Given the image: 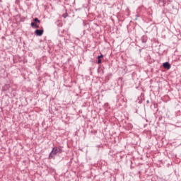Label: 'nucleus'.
<instances>
[{"label": "nucleus", "instance_id": "obj_8", "mask_svg": "<svg viewBox=\"0 0 181 181\" xmlns=\"http://www.w3.org/2000/svg\"><path fill=\"white\" fill-rule=\"evenodd\" d=\"M35 25H36V23L34 21L30 23L31 28H35Z\"/></svg>", "mask_w": 181, "mask_h": 181}, {"label": "nucleus", "instance_id": "obj_12", "mask_svg": "<svg viewBox=\"0 0 181 181\" xmlns=\"http://www.w3.org/2000/svg\"><path fill=\"white\" fill-rule=\"evenodd\" d=\"M146 104H149V100H147V101H146Z\"/></svg>", "mask_w": 181, "mask_h": 181}, {"label": "nucleus", "instance_id": "obj_2", "mask_svg": "<svg viewBox=\"0 0 181 181\" xmlns=\"http://www.w3.org/2000/svg\"><path fill=\"white\" fill-rule=\"evenodd\" d=\"M44 32H45V30H43V29H41V30L37 29L35 31V36H42L43 35Z\"/></svg>", "mask_w": 181, "mask_h": 181}, {"label": "nucleus", "instance_id": "obj_5", "mask_svg": "<svg viewBox=\"0 0 181 181\" xmlns=\"http://www.w3.org/2000/svg\"><path fill=\"white\" fill-rule=\"evenodd\" d=\"M55 25H57L58 28H62V26H63V23H62V21H60V20L57 21L55 22Z\"/></svg>", "mask_w": 181, "mask_h": 181}, {"label": "nucleus", "instance_id": "obj_3", "mask_svg": "<svg viewBox=\"0 0 181 181\" xmlns=\"http://www.w3.org/2000/svg\"><path fill=\"white\" fill-rule=\"evenodd\" d=\"M163 67L164 69H166L167 70H170V68L172 67V66L169 62H165L163 64Z\"/></svg>", "mask_w": 181, "mask_h": 181}, {"label": "nucleus", "instance_id": "obj_11", "mask_svg": "<svg viewBox=\"0 0 181 181\" xmlns=\"http://www.w3.org/2000/svg\"><path fill=\"white\" fill-rule=\"evenodd\" d=\"M34 29H39V25L35 24Z\"/></svg>", "mask_w": 181, "mask_h": 181}, {"label": "nucleus", "instance_id": "obj_13", "mask_svg": "<svg viewBox=\"0 0 181 181\" xmlns=\"http://www.w3.org/2000/svg\"><path fill=\"white\" fill-rule=\"evenodd\" d=\"M160 1H163V0H160Z\"/></svg>", "mask_w": 181, "mask_h": 181}, {"label": "nucleus", "instance_id": "obj_9", "mask_svg": "<svg viewBox=\"0 0 181 181\" xmlns=\"http://www.w3.org/2000/svg\"><path fill=\"white\" fill-rule=\"evenodd\" d=\"M103 57H104V55L101 54L100 55L98 56L97 59H103Z\"/></svg>", "mask_w": 181, "mask_h": 181}, {"label": "nucleus", "instance_id": "obj_4", "mask_svg": "<svg viewBox=\"0 0 181 181\" xmlns=\"http://www.w3.org/2000/svg\"><path fill=\"white\" fill-rule=\"evenodd\" d=\"M141 42L142 43H146V42H148V37L146 35H143L141 37Z\"/></svg>", "mask_w": 181, "mask_h": 181}, {"label": "nucleus", "instance_id": "obj_7", "mask_svg": "<svg viewBox=\"0 0 181 181\" xmlns=\"http://www.w3.org/2000/svg\"><path fill=\"white\" fill-rule=\"evenodd\" d=\"M67 16H69V14L67 13H65L62 15V18H64V19H66V18H67Z\"/></svg>", "mask_w": 181, "mask_h": 181}, {"label": "nucleus", "instance_id": "obj_6", "mask_svg": "<svg viewBox=\"0 0 181 181\" xmlns=\"http://www.w3.org/2000/svg\"><path fill=\"white\" fill-rule=\"evenodd\" d=\"M33 22L35 23H40V20H39L37 18H35L33 19Z\"/></svg>", "mask_w": 181, "mask_h": 181}, {"label": "nucleus", "instance_id": "obj_10", "mask_svg": "<svg viewBox=\"0 0 181 181\" xmlns=\"http://www.w3.org/2000/svg\"><path fill=\"white\" fill-rule=\"evenodd\" d=\"M102 61L101 59H98V64H101Z\"/></svg>", "mask_w": 181, "mask_h": 181}, {"label": "nucleus", "instance_id": "obj_1", "mask_svg": "<svg viewBox=\"0 0 181 181\" xmlns=\"http://www.w3.org/2000/svg\"><path fill=\"white\" fill-rule=\"evenodd\" d=\"M57 153H63V149L62 147H53L52 151L49 154V159H54V156L57 155Z\"/></svg>", "mask_w": 181, "mask_h": 181}]
</instances>
